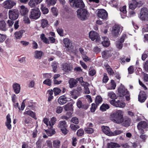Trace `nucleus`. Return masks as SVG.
Instances as JSON below:
<instances>
[{"label": "nucleus", "instance_id": "obj_1", "mask_svg": "<svg viewBox=\"0 0 148 148\" xmlns=\"http://www.w3.org/2000/svg\"><path fill=\"white\" fill-rule=\"evenodd\" d=\"M111 119L114 123L120 124L123 122V126L127 127L130 125L131 123L130 120L128 118H125L124 119L123 117V112L121 110H117L110 115Z\"/></svg>", "mask_w": 148, "mask_h": 148}, {"label": "nucleus", "instance_id": "obj_2", "mask_svg": "<svg viewBox=\"0 0 148 148\" xmlns=\"http://www.w3.org/2000/svg\"><path fill=\"white\" fill-rule=\"evenodd\" d=\"M71 7L74 8H79L83 9L85 7V4L82 0H69Z\"/></svg>", "mask_w": 148, "mask_h": 148}, {"label": "nucleus", "instance_id": "obj_3", "mask_svg": "<svg viewBox=\"0 0 148 148\" xmlns=\"http://www.w3.org/2000/svg\"><path fill=\"white\" fill-rule=\"evenodd\" d=\"M41 13L38 8L32 9L31 10L29 17L31 19L36 20L40 16Z\"/></svg>", "mask_w": 148, "mask_h": 148}, {"label": "nucleus", "instance_id": "obj_4", "mask_svg": "<svg viewBox=\"0 0 148 148\" xmlns=\"http://www.w3.org/2000/svg\"><path fill=\"white\" fill-rule=\"evenodd\" d=\"M77 16L82 20H84L88 15L87 10L85 9H79L77 11Z\"/></svg>", "mask_w": 148, "mask_h": 148}, {"label": "nucleus", "instance_id": "obj_5", "mask_svg": "<svg viewBox=\"0 0 148 148\" xmlns=\"http://www.w3.org/2000/svg\"><path fill=\"white\" fill-rule=\"evenodd\" d=\"M62 69L66 73H69L73 70V67L72 64L69 63H65L62 65Z\"/></svg>", "mask_w": 148, "mask_h": 148}, {"label": "nucleus", "instance_id": "obj_6", "mask_svg": "<svg viewBox=\"0 0 148 148\" xmlns=\"http://www.w3.org/2000/svg\"><path fill=\"white\" fill-rule=\"evenodd\" d=\"M8 15L10 19L15 20L18 17L19 12L17 9L10 10L8 12Z\"/></svg>", "mask_w": 148, "mask_h": 148}, {"label": "nucleus", "instance_id": "obj_7", "mask_svg": "<svg viewBox=\"0 0 148 148\" xmlns=\"http://www.w3.org/2000/svg\"><path fill=\"white\" fill-rule=\"evenodd\" d=\"M89 36L92 41L95 40L97 42H98L100 39L98 33L94 31H92L90 32L89 34Z\"/></svg>", "mask_w": 148, "mask_h": 148}, {"label": "nucleus", "instance_id": "obj_8", "mask_svg": "<svg viewBox=\"0 0 148 148\" xmlns=\"http://www.w3.org/2000/svg\"><path fill=\"white\" fill-rule=\"evenodd\" d=\"M140 18L142 20H147L148 19V11L146 8L141 9Z\"/></svg>", "mask_w": 148, "mask_h": 148}, {"label": "nucleus", "instance_id": "obj_9", "mask_svg": "<svg viewBox=\"0 0 148 148\" xmlns=\"http://www.w3.org/2000/svg\"><path fill=\"white\" fill-rule=\"evenodd\" d=\"M121 26L119 25H115L112 27V33L114 37H117L119 34Z\"/></svg>", "mask_w": 148, "mask_h": 148}, {"label": "nucleus", "instance_id": "obj_10", "mask_svg": "<svg viewBox=\"0 0 148 148\" xmlns=\"http://www.w3.org/2000/svg\"><path fill=\"white\" fill-rule=\"evenodd\" d=\"M108 15L107 12L103 9L99 10L97 13L98 16L103 19H106L107 18Z\"/></svg>", "mask_w": 148, "mask_h": 148}, {"label": "nucleus", "instance_id": "obj_11", "mask_svg": "<svg viewBox=\"0 0 148 148\" xmlns=\"http://www.w3.org/2000/svg\"><path fill=\"white\" fill-rule=\"evenodd\" d=\"M118 91L119 93L120 97H123L125 95H126L128 92H129L125 88L124 86L121 85L118 89Z\"/></svg>", "mask_w": 148, "mask_h": 148}, {"label": "nucleus", "instance_id": "obj_12", "mask_svg": "<svg viewBox=\"0 0 148 148\" xmlns=\"http://www.w3.org/2000/svg\"><path fill=\"white\" fill-rule=\"evenodd\" d=\"M15 4L14 1L10 0H7L3 3L4 7L8 9H11Z\"/></svg>", "mask_w": 148, "mask_h": 148}, {"label": "nucleus", "instance_id": "obj_13", "mask_svg": "<svg viewBox=\"0 0 148 148\" xmlns=\"http://www.w3.org/2000/svg\"><path fill=\"white\" fill-rule=\"evenodd\" d=\"M147 99L146 95L145 92L143 91L140 92L138 97V101L141 103L145 102Z\"/></svg>", "mask_w": 148, "mask_h": 148}, {"label": "nucleus", "instance_id": "obj_14", "mask_svg": "<svg viewBox=\"0 0 148 148\" xmlns=\"http://www.w3.org/2000/svg\"><path fill=\"white\" fill-rule=\"evenodd\" d=\"M112 54V51L105 50L102 52V55L103 58L107 59L111 57Z\"/></svg>", "mask_w": 148, "mask_h": 148}, {"label": "nucleus", "instance_id": "obj_15", "mask_svg": "<svg viewBox=\"0 0 148 148\" xmlns=\"http://www.w3.org/2000/svg\"><path fill=\"white\" fill-rule=\"evenodd\" d=\"M69 99L67 98L65 95L60 96L58 99V101L59 103L61 105H63L66 103Z\"/></svg>", "mask_w": 148, "mask_h": 148}, {"label": "nucleus", "instance_id": "obj_16", "mask_svg": "<svg viewBox=\"0 0 148 148\" xmlns=\"http://www.w3.org/2000/svg\"><path fill=\"white\" fill-rule=\"evenodd\" d=\"M11 119L10 118V115L9 114H8L6 116V120L5 122V125L8 129L10 130L12 129V126L11 124Z\"/></svg>", "mask_w": 148, "mask_h": 148}, {"label": "nucleus", "instance_id": "obj_17", "mask_svg": "<svg viewBox=\"0 0 148 148\" xmlns=\"http://www.w3.org/2000/svg\"><path fill=\"white\" fill-rule=\"evenodd\" d=\"M102 130L103 132L109 136H111L112 135V133L110 131L108 127L102 126L101 127Z\"/></svg>", "mask_w": 148, "mask_h": 148}, {"label": "nucleus", "instance_id": "obj_18", "mask_svg": "<svg viewBox=\"0 0 148 148\" xmlns=\"http://www.w3.org/2000/svg\"><path fill=\"white\" fill-rule=\"evenodd\" d=\"M77 107L79 108H81L86 110L88 108V104L82 103V101L80 100L77 101Z\"/></svg>", "mask_w": 148, "mask_h": 148}, {"label": "nucleus", "instance_id": "obj_19", "mask_svg": "<svg viewBox=\"0 0 148 148\" xmlns=\"http://www.w3.org/2000/svg\"><path fill=\"white\" fill-rule=\"evenodd\" d=\"M7 29L6 24L3 20L0 21V30L3 31H6Z\"/></svg>", "mask_w": 148, "mask_h": 148}, {"label": "nucleus", "instance_id": "obj_20", "mask_svg": "<svg viewBox=\"0 0 148 148\" xmlns=\"http://www.w3.org/2000/svg\"><path fill=\"white\" fill-rule=\"evenodd\" d=\"M20 12L21 15L25 16L27 13L28 10L27 8L25 7V6L22 5L20 7Z\"/></svg>", "mask_w": 148, "mask_h": 148}, {"label": "nucleus", "instance_id": "obj_21", "mask_svg": "<svg viewBox=\"0 0 148 148\" xmlns=\"http://www.w3.org/2000/svg\"><path fill=\"white\" fill-rule=\"evenodd\" d=\"M43 54V52L41 51H35L34 53V57L37 59H40Z\"/></svg>", "mask_w": 148, "mask_h": 148}, {"label": "nucleus", "instance_id": "obj_22", "mask_svg": "<svg viewBox=\"0 0 148 148\" xmlns=\"http://www.w3.org/2000/svg\"><path fill=\"white\" fill-rule=\"evenodd\" d=\"M12 86L16 94L20 92L21 89L20 85L18 83H15Z\"/></svg>", "mask_w": 148, "mask_h": 148}, {"label": "nucleus", "instance_id": "obj_23", "mask_svg": "<svg viewBox=\"0 0 148 148\" xmlns=\"http://www.w3.org/2000/svg\"><path fill=\"white\" fill-rule=\"evenodd\" d=\"M102 39L103 40V41L102 42L103 45L105 47H108L110 44L108 38L106 36H103L102 37Z\"/></svg>", "mask_w": 148, "mask_h": 148}, {"label": "nucleus", "instance_id": "obj_24", "mask_svg": "<svg viewBox=\"0 0 148 148\" xmlns=\"http://www.w3.org/2000/svg\"><path fill=\"white\" fill-rule=\"evenodd\" d=\"M77 82L75 79L73 78L71 79L69 82V87L71 88H72L75 87L76 86Z\"/></svg>", "mask_w": 148, "mask_h": 148}, {"label": "nucleus", "instance_id": "obj_25", "mask_svg": "<svg viewBox=\"0 0 148 148\" xmlns=\"http://www.w3.org/2000/svg\"><path fill=\"white\" fill-rule=\"evenodd\" d=\"M116 86V84L114 81L113 80H111L110 83L108 86H107V88L109 90L114 89H115Z\"/></svg>", "mask_w": 148, "mask_h": 148}, {"label": "nucleus", "instance_id": "obj_26", "mask_svg": "<svg viewBox=\"0 0 148 148\" xmlns=\"http://www.w3.org/2000/svg\"><path fill=\"white\" fill-rule=\"evenodd\" d=\"M137 126L139 127V128L140 127L143 128H145L148 127V124L146 121H141L138 123Z\"/></svg>", "mask_w": 148, "mask_h": 148}, {"label": "nucleus", "instance_id": "obj_27", "mask_svg": "<svg viewBox=\"0 0 148 148\" xmlns=\"http://www.w3.org/2000/svg\"><path fill=\"white\" fill-rule=\"evenodd\" d=\"M25 32V31L21 30L18 32H16L14 34L15 36L17 39H20L22 36L23 34Z\"/></svg>", "mask_w": 148, "mask_h": 148}, {"label": "nucleus", "instance_id": "obj_28", "mask_svg": "<svg viewBox=\"0 0 148 148\" xmlns=\"http://www.w3.org/2000/svg\"><path fill=\"white\" fill-rule=\"evenodd\" d=\"M53 91L52 90H49L47 92V94L48 97V101H50L53 99V97L52 95Z\"/></svg>", "mask_w": 148, "mask_h": 148}, {"label": "nucleus", "instance_id": "obj_29", "mask_svg": "<svg viewBox=\"0 0 148 148\" xmlns=\"http://www.w3.org/2000/svg\"><path fill=\"white\" fill-rule=\"evenodd\" d=\"M137 1L136 0H132V2L129 5V8L130 9L133 10L136 8L137 7Z\"/></svg>", "mask_w": 148, "mask_h": 148}, {"label": "nucleus", "instance_id": "obj_30", "mask_svg": "<svg viewBox=\"0 0 148 148\" xmlns=\"http://www.w3.org/2000/svg\"><path fill=\"white\" fill-rule=\"evenodd\" d=\"M120 145L118 143L111 142L108 144V148H114L115 147H120Z\"/></svg>", "mask_w": 148, "mask_h": 148}, {"label": "nucleus", "instance_id": "obj_31", "mask_svg": "<svg viewBox=\"0 0 148 148\" xmlns=\"http://www.w3.org/2000/svg\"><path fill=\"white\" fill-rule=\"evenodd\" d=\"M56 121V119L55 117H52L50 121L49 122V127L48 128L50 129L52 128L53 125L55 123Z\"/></svg>", "mask_w": 148, "mask_h": 148}, {"label": "nucleus", "instance_id": "obj_32", "mask_svg": "<svg viewBox=\"0 0 148 148\" xmlns=\"http://www.w3.org/2000/svg\"><path fill=\"white\" fill-rule=\"evenodd\" d=\"M115 105L116 107L123 108L125 107V104L124 102L118 100L116 101Z\"/></svg>", "mask_w": 148, "mask_h": 148}, {"label": "nucleus", "instance_id": "obj_33", "mask_svg": "<svg viewBox=\"0 0 148 148\" xmlns=\"http://www.w3.org/2000/svg\"><path fill=\"white\" fill-rule=\"evenodd\" d=\"M63 42L65 46L67 48H69L71 46V42L68 38H65L63 40Z\"/></svg>", "mask_w": 148, "mask_h": 148}, {"label": "nucleus", "instance_id": "obj_34", "mask_svg": "<svg viewBox=\"0 0 148 148\" xmlns=\"http://www.w3.org/2000/svg\"><path fill=\"white\" fill-rule=\"evenodd\" d=\"M110 108L109 105L107 104H103L100 107V110L103 112L106 111Z\"/></svg>", "mask_w": 148, "mask_h": 148}, {"label": "nucleus", "instance_id": "obj_35", "mask_svg": "<svg viewBox=\"0 0 148 148\" xmlns=\"http://www.w3.org/2000/svg\"><path fill=\"white\" fill-rule=\"evenodd\" d=\"M59 126L61 129L65 127H67L66 122L65 121H60L59 122L58 125Z\"/></svg>", "mask_w": 148, "mask_h": 148}, {"label": "nucleus", "instance_id": "obj_36", "mask_svg": "<svg viewBox=\"0 0 148 148\" xmlns=\"http://www.w3.org/2000/svg\"><path fill=\"white\" fill-rule=\"evenodd\" d=\"M24 114H27L31 116L34 119H36V117L35 113L31 110H29L26 112H24Z\"/></svg>", "mask_w": 148, "mask_h": 148}, {"label": "nucleus", "instance_id": "obj_37", "mask_svg": "<svg viewBox=\"0 0 148 148\" xmlns=\"http://www.w3.org/2000/svg\"><path fill=\"white\" fill-rule=\"evenodd\" d=\"M84 83L85 84L82 86L84 87L85 93L86 94H88L90 93V91L88 88L89 85L88 82L86 83Z\"/></svg>", "mask_w": 148, "mask_h": 148}, {"label": "nucleus", "instance_id": "obj_38", "mask_svg": "<svg viewBox=\"0 0 148 148\" xmlns=\"http://www.w3.org/2000/svg\"><path fill=\"white\" fill-rule=\"evenodd\" d=\"M60 142L58 140L53 141V143L54 148H60Z\"/></svg>", "mask_w": 148, "mask_h": 148}, {"label": "nucleus", "instance_id": "obj_39", "mask_svg": "<svg viewBox=\"0 0 148 148\" xmlns=\"http://www.w3.org/2000/svg\"><path fill=\"white\" fill-rule=\"evenodd\" d=\"M73 105L71 103L67 104L64 106V108L65 111L71 110L72 109Z\"/></svg>", "mask_w": 148, "mask_h": 148}, {"label": "nucleus", "instance_id": "obj_40", "mask_svg": "<svg viewBox=\"0 0 148 148\" xmlns=\"http://www.w3.org/2000/svg\"><path fill=\"white\" fill-rule=\"evenodd\" d=\"M108 95L109 97L112 99H115L117 98L116 94L113 92H108Z\"/></svg>", "mask_w": 148, "mask_h": 148}, {"label": "nucleus", "instance_id": "obj_41", "mask_svg": "<svg viewBox=\"0 0 148 148\" xmlns=\"http://www.w3.org/2000/svg\"><path fill=\"white\" fill-rule=\"evenodd\" d=\"M41 10L44 14H46L48 13L49 12L48 9L45 7H44L43 4L41 5Z\"/></svg>", "mask_w": 148, "mask_h": 148}, {"label": "nucleus", "instance_id": "obj_42", "mask_svg": "<svg viewBox=\"0 0 148 148\" xmlns=\"http://www.w3.org/2000/svg\"><path fill=\"white\" fill-rule=\"evenodd\" d=\"M48 25V22L46 20L42 19L41 20V26L43 28L47 27Z\"/></svg>", "mask_w": 148, "mask_h": 148}, {"label": "nucleus", "instance_id": "obj_43", "mask_svg": "<svg viewBox=\"0 0 148 148\" xmlns=\"http://www.w3.org/2000/svg\"><path fill=\"white\" fill-rule=\"evenodd\" d=\"M107 71L108 74L110 75H113L114 74V73L112 69L108 65H107L106 66Z\"/></svg>", "mask_w": 148, "mask_h": 148}, {"label": "nucleus", "instance_id": "obj_44", "mask_svg": "<svg viewBox=\"0 0 148 148\" xmlns=\"http://www.w3.org/2000/svg\"><path fill=\"white\" fill-rule=\"evenodd\" d=\"M58 64V63L56 62H53L52 64L53 71L54 73H56L57 72V68Z\"/></svg>", "mask_w": 148, "mask_h": 148}, {"label": "nucleus", "instance_id": "obj_45", "mask_svg": "<svg viewBox=\"0 0 148 148\" xmlns=\"http://www.w3.org/2000/svg\"><path fill=\"white\" fill-rule=\"evenodd\" d=\"M38 4L34 0H30L29 2V5L31 7H34Z\"/></svg>", "mask_w": 148, "mask_h": 148}, {"label": "nucleus", "instance_id": "obj_46", "mask_svg": "<svg viewBox=\"0 0 148 148\" xmlns=\"http://www.w3.org/2000/svg\"><path fill=\"white\" fill-rule=\"evenodd\" d=\"M84 130L85 132L88 134L92 133L94 132V130L91 127H86L85 128Z\"/></svg>", "mask_w": 148, "mask_h": 148}, {"label": "nucleus", "instance_id": "obj_47", "mask_svg": "<svg viewBox=\"0 0 148 148\" xmlns=\"http://www.w3.org/2000/svg\"><path fill=\"white\" fill-rule=\"evenodd\" d=\"M102 101V98L99 96H97L95 99V103L97 104H99Z\"/></svg>", "mask_w": 148, "mask_h": 148}, {"label": "nucleus", "instance_id": "obj_48", "mask_svg": "<svg viewBox=\"0 0 148 148\" xmlns=\"http://www.w3.org/2000/svg\"><path fill=\"white\" fill-rule=\"evenodd\" d=\"M84 130L82 129H80L78 130L77 134L78 136H80L84 135Z\"/></svg>", "mask_w": 148, "mask_h": 148}, {"label": "nucleus", "instance_id": "obj_49", "mask_svg": "<svg viewBox=\"0 0 148 148\" xmlns=\"http://www.w3.org/2000/svg\"><path fill=\"white\" fill-rule=\"evenodd\" d=\"M82 56L83 60L85 62L90 61L91 60V59L90 58L88 57L86 55V54H84V55Z\"/></svg>", "mask_w": 148, "mask_h": 148}, {"label": "nucleus", "instance_id": "obj_50", "mask_svg": "<svg viewBox=\"0 0 148 148\" xmlns=\"http://www.w3.org/2000/svg\"><path fill=\"white\" fill-rule=\"evenodd\" d=\"M116 45L118 49H121L123 47V43L118 41L116 43Z\"/></svg>", "mask_w": 148, "mask_h": 148}, {"label": "nucleus", "instance_id": "obj_51", "mask_svg": "<svg viewBox=\"0 0 148 148\" xmlns=\"http://www.w3.org/2000/svg\"><path fill=\"white\" fill-rule=\"evenodd\" d=\"M43 83L48 86H50L51 84V80L49 79H47L44 80Z\"/></svg>", "mask_w": 148, "mask_h": 148}, {"label": "nucleus", "instance_id": "obj_52", "mask_svg": "<svg viewBox=\"0 0 148 148\" xmlns=\"http://www.w3.org/2000/svg\"><path fill=\"white\" fill-rule=\"evenodd\" d=\"M47 4L49 5H53L56 3V0H46Z\"/></svg>", "mask_w": 148, "mask_h": 148}, {"label": "nucleus", "instance_id": "obj_53", "mask_svg": "<svg viewBox=\"0 0 148 148\" xmlns=\"http://www.w3.org/2000/svg\"><path fill=\"white\" fill-rule=\"evenodd\" d=\"M61 90L59 88H55L53 89V92L55 96H56L59 94L61 92Z\"/></svg>", "mask_w": 148, "mask_h": 148}, {"label": "nucleus", "instance_id": "obj_54", "mask_svg": "<svg viewBox=\"0 0 148 148\" xmlns=\"http://www.w3.org/2000/svg\"><path fill=\"white\" fill-rule=\"evenodd\" d=\"M55 133V131L53 130H49L47 131V134L49 136H51Z\"/></svg>", "mask_w": 148, "mask_h": 148}, {"label": "nucleus", "instance_id": "obj_55", "mask_svg": "<svg viewBox=\"0 0 148 148\" xmlns=\"http://www.w3.org/2000/svg\"><path fill=\"white\" fill-rule=\"evenodd\" d=\"M126 6H124L123 7H120V13H123V14H126L127 11L126 10Z\"/></svg>", "mask_w": 148, "mask_h": 148}, {"label": "nucleus", "instance_id": "obj_56", "mask_svg": "<svg viewBox=\"0 0 148 148\" xmlns=\"http://www.w3.org/2000/svg\"><path fill=\"white\" fill-rule=\"evenodd\" d=\"M135 71L136 74L137 75H140L143 73L142 69L139 68L136 69Z\"/></svg>", "mask_w": 148, "mask_h": 148}, {"label": "nucleus", "instance_id": "obj_57", "mask_svg": "<svg viewBox=\"0 0 148 148\" xmlns=\"http://www.w3.org/2000/svg\"><path fill=\"white\" fill-rule=\"evenodd\" d=\"M70 127L73 130H76L79 128V125H75L73 124L71 125Z\"/></svg>", "mask_w": 148, "mask_h": 148}, {"label": "nucleus", "instance_id": "obj_58", "mask_svg": "<svg viewBox=\"0 0 148 148\" xmlns=\"http://www.w3.org/2000/svg\"><path fill=\"white\" fill-rule=\"evenodd\" d=\"M56 112L58 114H60L62 112L63 109L62 107L59 106L56 108Z\"/></svg>", "mask_w": 148, "mask_h": 148}, {"label": "nucleus", "instance_id": "obj_59", "mask_svg": "<svg viewBox=\"0 0 148 148\" xmlns=\"http://www.w3.org/2000/svg\"><path fill=\"white\" fill-rule=\"evenodd\" d=\"M97 107V105L95 103H92V104L91 107L90 108L91 111L92 112H94Z\"/></svg>", "mask_w": 148, "mask_h": 148}, {"label": "nucleus", "instance_id": "obj_60", "mask_svg": "<svg viewBox=\"0 0 148 148\" xmlns=\"http://www.w3.org/2000/svg\"><path fill=\"white\" fill-rule=\"evenodd\" d=\"M148 52L147 51H145L144 53L143 54L142 56V59L143 60H144L147 57V54Z\"/></svg>", "mask_w": 148, "mask_h": 148}, {"label": "nucleus", "instance_id": "obj_61", "mask_svg": "<svg viewBox=\"0 0 148 148\" xmlns=\"http://www.w3.org/2000/svg\"><path fill=\"white\" fill-rule=\"evenodd\" d=\"M5 43L6 44V46L8 47H10L12 46V45L11 43V42L10 40L9 39H7L5 41Z\"/></svg>", "mask_w": 148, "mask_h": 148}, {"label": "nucleus", "instance_id": "obj_62", "mask_svg": "<svg viewBox=\"0 0 148 148\" xmlns=\"http://www.w3.org/2000/svg\"><path fill=\"white\" fill-rule=\"evenodd\" d=\"M123 148H131V147L128 143L122 144L120 145Z\"/></svg>", "mask_w": 148, "mask_h": 148}, {"label": "nucleus", "instance_id": "obj_63", "mask_svg": "<svg viewBox=\"0 0 148 148\" xmlns=\"http://www.w3.org/2000/svg\"><path fill=\"white\" fill-rule=\"evenodd\" d=\"M57 31L58 33L61 36H63V30L61 28H58L57 29Z\"/></svg>", "mask_w": 148, "mask_h": 148}, {"label": "nucleus", "instance_id": "obj_64", "mask_svg": "<svg viewBox=\"0 0 148 148\" xmlns=\"http://www.w3.org/2000/svg\"><path fill=\"white\" fill-rule=\"evenodd\" d=\"M46 145L49 148H52V143L51 140H47L46 141Z\"/></svg>", "mask_w": 148, "mask_h": 148}]
</instances>
